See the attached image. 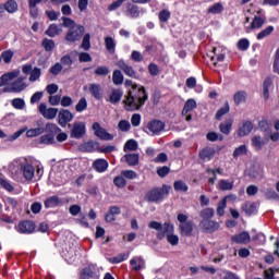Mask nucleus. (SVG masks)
<instances>
[{
  "label": "nucleus",
  "mask_w": 279,
  "mask_h": 279,
  "mask_svg": "<svg viewBox=\"0 0 279 279\" xmlns=\"http://www.w3.org/2000/svg\"><path fill=\"white\" fill-rule=\"evenodd\" d=\"M145 101H147L145 87L142 86L138 88L137 84H133L123 104H125L126 110H140L142 106H145Z\"/></svg>",
  "instance_id": "nucleus-1"
},
{
  "label": "nucleus",
  "mask_w": 279,
  "mask_h": 279,
  "mask_svg": "<svg viewBox=\"0 0 279 279\" xmlns=\"http://www.w3.org/2000/svg\"><path fill=\"white\" fill-rule=\"evenodd\" d=\"M62 21L63 27L69 28L65 34V43L68 45H75V43H80L84 36V32H86L84 26L76 24L75 21L71 20V17H62Z\"/></svg>",
  "instance_id": "nucleus-2"
},
{
  "label": "nucleus",
  "mask_w": 279,
  "mask_h": 279,
  "mask_svg": "<svg viewBox=\"0 0 279 279\" xmlns=\"http://www.w3.org/2000/svg\"><path fill=\"white\" fill-rule=\"evenodd\" d=\"M169 191H171V186L169 185L154 187L145 194L144 199L150 204H158V202H161V199L165 198V195H169Z\"/></svg>",
  "instance_id": "nucleus-3"
},
{
  "label": "nucleus",
  "mask_w": 279,
  "mask_h": 279,
  "mask_svg": "<svg viewBox=\"0 0 279 279\" xmlns=\"http://www.w3.org/2000/svg\"><path fill=\"white\" fill-rule=\"evenodd\" d=\"M148 228H150V230L157 231V239H159V241H162L165 236H169V234L173 233L175 230V227L173 226V223L165 222L162 225V222H158V221H150L148 223Z\"/></svg>",
  "instance_id": "nucleus-4"
},
{
  "label": "nucleus",
  "mask_w": 279,
  "mask_h": 279,
  "mask_svg": "<svg viewBox=\"0 0 279 279\" xmlns=\"http://www.w3.org/2000/svg\"><path fill=\"white\" fill-rule=\"evenodd\" d=\"M20 171L23 174V178L25 179L26 182H32V180H34V178H40V168H34L33 165H31L29 162L25 161L23 163L20 165Z\"/></svg>",
  "instance_id": "nucleus-5"
},
{
  "label": "nucleus",
  "mask_w": 279,
  "mask_h": 279,
  "mask_svg": "<svg viewBox=\"0 0 279 279\" xmlns=\"http://www.w3.org/2000/svg\"><path fill=\"white\" fill-rule=\"evenodd\" d=\"M179 232L181 236H191L193 234V221L189 220V216L184 214H178Z\"/></svg>",
  "instance_id": "nucleus-6"
},
{
  "label": "nucleus",
  "mask_w": 279,
  "mask_h": 279,
  "mask_svg": "<svg viewBox=\"0 0 279 279\" xmlns=\"http://www.w3.org/2000/svg\"><path fill=\"white\" fill-rule=\"evenodd\" d=\"M27 88L25 77H19L15 80L10 87H4L3 93H23Z\"/></svg>",
  "instance_id": "nucleus-7"
},
{
  "label": "nucleus",
  "mask_w": 279,
  "mask_h": 279,
  "mask_svg": "<svg viewBox=\"0 0 279 279\" xmlns=\"http://www.w3.org/2000/svg\"><path fill=\"white\" fill-rule=\"evenodd\" d=\"M92 128L95 132V135L98 138H101V141H112V138H114L112 134L106 132V129L101 128L99 122H94Z\"/></svg>",
  "instance_id": "nucleus-8"
},
{
  "label": "nucleus",
  "mask_w": 279,
  "mask_h": 279,
  "mask_svg": "<svg viewBox=\"0 0 279 279\" xmlns=\"http://www.w3.org/2000/svg\"><path fill=\"white\" fill-rule=\"evenodd\" d=\"M198 228L203 230V232H217V230L220 228L219 222L207 219V220H201Z\"/></svg>",
  "instance_id": "nucleus-9"
},
{
  "label": "nucleus",
  "mask_w": 279,
  "mask_h": 279,
  "mask_svg": "<svg viewBox=\"0 0 279 279\" xmlns=\"http://www.w3.org/2000/svg\"><path fill=\"white\" fill-rule=\"evenodd\" d=\"M41 116H44V119H56L58 117V108H47V105L45 102H41L38 108Z\"/></svg>",
  "instance_id": "nucleus-10"
},
{
  "label": "nucleus",
  "mask_w": 279,
  "mask_h": 279,
  "mask_svg": "<svg viewBox=\"0 0 279 279\" xmlns=\"http://www.w3.org/2000/svg\"><path fill=\"white\" fill-rule=\"evenodd\" d=\"M86 134V124L84 122H74L71 130V138H82Z\"/></svg>",
  "instance_id": "nucleus-11"
},
{
  "label": "nucleus",
  "mask_w": 279,
  "mask_h": 279,
  "mask_svg": "<svg viewBox=\"0 0 279 279\" xmlns=\"http://www.w3.org/2000/svg\"><path fill=\"white\" fill-rule=\"evenodd\" d=\"M58 123L61 128H66V123H71L73 121V113L66 109H61L58 116Z\"/></svg>",
  "instance_id": "nucleus-12"
},
{
  "label": "nucleus",
  "mask_w": 279,
  "mask_h": 279,
  "mask_svg": "<svg viewBox=\"0 0 279 279\" xmlns=\"http://www.w3.org/2000/svg\"><path fill=\"white\" fill-rule=\"evenodd\" d=\"M34 230H36V225L29 220L22 221L17 226V232L21 234H32Z\"/></svg>",
  "instance_id": "nucleus-13"
},
{
  "label": "nucleus",
  "mask_w": 279,
  "mask_h": 279,
  "mask_svg": "<svg viewBox=\"0 0 279 279\" xmlns=\"http://www.w3.org/2000/svg\"><path fill=\"white\" fill-rule=\"evenodd\" d=\"M116 66L121 69V71H123V73L126 74L128 77H136V71H134V68L125 63L124 60L117 61Z\"/></svg>",
  "instance_id": "nucleus-14"
},
{
  "label": "nucleus",
  "mask_w": 279,
  "mask_h": 279,
  "mask_svg": "<svg viewBox=\"0 0 279 279\" xmlns=\"http://www.w3.org/2000/svg\"><path fill=\"white\" fill-rule=\"evenodd\" d=\"M233 243H238L240 245H247L250 241H252V238L250 236V233L246 231L241 232L240 234L232 236Z\"/></svg>",
  "instance_id": "nucleus-15"
},
{
  "label": "nucleus",
  "mask_w": 279,
  "mask_h": 279,
  "mask_svg": "<svg viewBox=\"0 0 279 279\" xmlns=\"http://www.w3.org/2000/svg\"><path fill=\"white\" fill-rule=\"evenodd\" d=\"M117 215H121V208L118 206H111L105 215V220L107 223H112V221H117Z\"/></svg>",
  "instance_id": "nucleus-16"
},
{
  "label": "nucleus",
  "mask_w": 279,
  "mask_h": 279,
  "mask_svg": "<svg viewBox=\"0 0 279 279\" xmlns=\"http://www.w3.org/2000/svg\"><path fill=\"white\" fill-rule=\"evenodd\" d=\"M148 130L151 134H160L165 130V124L160 120H153L148 123Z\"/></svg>",
  "instance_id": "nucleus-17"
},
{
  "label": "nucleus",
  "mask_w": 279,
  "mask_h": 279,
  "mask_svg": "<svg viewBox=\"0 0 279 279\" xmlns=\"http://www.w3.org/2000/svg\"><path fill=\"white\" fill-rule=\"evenodd\" d=\"M78 149H80V151H85V153L98 151L99 143H97V142H86L84 144H81L78 146Z\"/></svg>",
  "instance_id": "nucleus-18"
},
{
  "label": "nucleus",
  "mask_w": 279,
  "mask_h": 279,
  "mask_svg": "<svg viewBox=\"0 0 279 279\" xmlns=\"http://www.w3.org/2000/svg\"><path fill=\"white\" fill-rule=\"evenodd\" d=\"M234 123V120L232 118H227L222 123L219 125V130L222 134H226V136L230 135V132H232V124Z\"/></svg>",
  "instance_id": "nucleus-19"
},
{
  "label": "nucleus",
  "mask_w": 279,
  "mask_h": 279,
  "mask_svg": "<svg viewBox=\"0 0 279 279\" xmlns=\"http://www.w3.org/2000/svg\"><path fill=\"white\" fill-rule=\"evenodd\" d=\"M126 14L131 19H138L141 16V9H138V5L129 2L126 4Z\"/></svg>",
  "instance_id": "nucleus-20"
},
{
  "label": "nucleus",
  "mask_w": 279,
  "mask_h": 279,
  "mask_svg": "<svg viewBox=\"0 0 279 279\" xmlns=\"http://www.w3.org/2000/svg\"><path fill=\"white\" fill-rule=\"evenodd\" d=\"M123 97V90L121 89H112V92L109 94L107 101L109 104L117 105L119 101H121V98Z\"/></svg>",
  "instance_id": "nucleus-21"
},
{
  "label": "nucleus",
  "mask_w": 279,
  "mask_h": 279,
  "mask_svg": "<svg viewBox=\"0 0 279 279\" xmlns=\"http://www.w3.org/2000/svg\"><path fill=\"white\" fill-rule=\"evenodd\" d=\"M138 159V154H126L122 157V162H126L129 167H136Z\"/></svg>",
  "instance_id": "nucleus-22"
},
{
  "label": "nucleus",
  "mask_w": 279,
  "mask_h": 279,
  "mask_svg": "<svg viewBox=\"0 0 279 279\" xmlns=\"http://www.w3.org/2000/svg\"><path fill=\"white\" fill-rule=\"evenodd\" d=\"M19 77V72L17 71H13V72H9L3 74L0 77V86H8V84H10V82H12V80Z\"/></svg>",
  "instance_id": "nucleus-23"
},
{
  "label": "nucleus",
  "mask_w": 279,
  "mask_h": 279,
  "mask_svg": "<svg viewBox=\"0 0 279 279\" xmlns=\"http://www.w3.org/2000/svg\"><path fill=\"white\" fill-rule=\"evenodd\" d=\"M198 157L201 158V160H213V158H215V148H210V147L203 148L199 151Z\"/></svg>",
  "instance_id": "nucleus-24"
},
{
  "label": "nucleus",
  "mask_w": 279,
  "mask_h": 279,
  "mask_svg": "<svg viewBox=\"0 0 279 279\" xmlns=\"http://www.w3.org/2000/svg\"><path fill=\"white\" fill-rule=\"evenodd\" d=\"M46 34L50 38H56V36H60V34H62V25L51 24L46 31Z\"/></svg>",
  "instance_id": "nucleus-25"
},
{
  "label": "nucleus",
  "mask_w": 279,
  "mask_h": 279,
  "mask_svg": "<svg viewBox=\"0 0 279 279\" xmlns=\"http://www.w3.org/2000/svg\"><path fill=\"white\" fill-rule=\"evenodd\" d=\"M252 130H254V125L252 124V122L246 121L242 124V126L239 128L238 135L241 137L247 136V134H250Z\"/></svg>",
  "instance_id": "nucleus-26"
},
{
  "label": "nucleus",
  "mask_w": 279,
  "mask_h": 279,
  "mask_svg": "<svg viewBox=\"0 0 279 279\" xmlns=\"http://www.w3.org/2000/svg\"><path fill=\"white\" fill-rule=\"evenodd\" d=\"M251 143L256 151H260V149H263V147L266 145L265 140L260 135L253 136Z\"/></svg>",
  "instance_id": "nucleus-27"
},
{
  "label": "nucleus",
  "mask_w": 279,
  "mask_h": 279,
  "mask_svg": "<svg viewBox=\"0 0 279 279\" xmlns=\"http://www.w3.org/2000/svg\"><path fill=\"white\" fill-rule=\"evenodd\" d=\"M93 167L98 171V173H104L108 170V161L106 159H96Z\"/></svg>",
  "instance_id": "nucleus-28"
},
{
  "label": "nucleus",
  "mask_w": 279,
  "mask_h": 279,
  "mask_svg": "<svg viewBox=\"0 0 279 279\" xmlns=\"http://www.w3.org/2000/svg\"><path fill=\"white\" fill-rule=\"evenodd\" d=\"M89 92L95 99H101L104 95V89L101 88V85L95 83L89 85Z\"/></svg>",
  "instance_id": "nucleus-29"
},
{
  "label": "nucleus",
  "mask_w": 279,
  "mask_h": 279,
  "mask_svg": "<svg viewBox=\"0 0 279 279\" xmlns=\"http://www.w3.org/2000/svg\"><path fill=\"white\" fill-rule=\"evenodd\" d=\"M263 25H265V21L259 16H255L253 19V22L251 23V25L246 27V32H247V34H250V32H252V29H260V27H263Z\"/></svg>",
  "instance_id": "nucleus-30"
},
{
  "label": "nucleus",
  "mask_w": 279,
  "mask_h": 279,
  "mask_svg": "<svg viewBox=\"0 0 279 279\" xmlns=\"http://www.w3.org/2000/svg\"><path fill=\"white\" fill-rule=\"evenodd\" d=\"M130 265L133 267L134 271H141V269L145 268V259H143V257L132 258Z\"/></svg>",
  "instance_id": "nucleus-31"
},
{
  "label": "nucleus",
  "mask_w": 279,
  "mask_h": 279,
  "mask_svg": "<svg viewBox=\"0 0 279 279\" xmlns=\"http://www.w3.org/2000/svg\"><path fill=\"white\" fill-rule=\"evenodd\" d=\"M3 5L4 11L9 12V14H14V12L19 11V3L15 0H8Z\"/></svg>",
  "instance_id": "nucleus-32"
},
{
  "label": "nucleus",
  "mask_w": 279,
  "mask_h": 279,
  "mask_svg": "<svg viewBox=\"0 0 279 279\" xmlns=\"http://www.w3.org/2000/svg\"><path fill=\"white\" fill-rule=\"evenodd\" d=\"M242 210L247 215V217H251V215H254L256 213V203L246 202L242 205Z\"/></svg>",
  "instance_id": "nucleus-33"
},
{
  "label": "nucleus",
  "mask_w": 279,
  "mask_h": 279,
  "mask_svg": "<svg viewBox=\"0 0 279 279\" xmlns=\"http://www.w3.org/2000/svg\"><path fill=\"white\" fill-rule=\"evenodd\" d=\"M274 84V78L271 77H266L264 83H263V97L264 99H269V87L272 86Z\"/></svg>",
  "instance_id": "nucleus-34"
},
{
  "label": "nucleus",
  "mask_w": 279,
  "mask_h": 279,
  "mask_svg": "<svg viewBox=\"0 0 279 279\" xmlns=\"http://www.w3.org/2000/svg\"><path fill=\"white\" fill-rule=\"evenodd\" d=\"M247 99V92L240 90L233 95V101L235 106H240V104H245Z\"/></svg>",
  "instance_id": "nucleus-35"
},
{
  "label": "nucleus",
  "mask_w": 279,
  "mask_h": 279,
  "mask_svg": "<svg viewBox=\"0 0 279 279\" xmlns=\"http://www.w3.org/2000/svg\"><path fill=\"white\" fill-rule=\"evenodd\" d=\"M199 217L202 221H206L208 219H213L215 217V209L207 207L199 211Z\"/></svg>",
  "instance_id": "nucleus-36"
},
{
  "label": "nucleus",
  "mask_w": 279,
  "mask_h": 279,
  "mask_svg": "<svg viewBox=\"0 0 279 279\" xmlns=\"http://www.w3.org/2000/svg\"><path fill=\"white\" fill-rule=\"evenodd\" d=\"M228 197L229 196H226L218 203V206L216 209L218 217H223V215H226V207L228 206Z\"/></svg>",
  "instance_id": "nucleus-37"
},
{
  "label": "nucleus",
  "mask_w": 279,
  "mask_h": 279,
  "mask_svg": "<svg viewBox=\"0 0 279 279\" xmlns=\"http://www.w3.org/2000/svg\"><path fill=\"white\" fill-rule=\"evenodd\" d=\"M195 108H197V102L195 101V99L190 98L186 100L184 105L182 114L183 116L189 114V112H191V110H195Z\"/></svg>",
  "instance_id": "nucleus-38"
},
{
  "label": "nucleus",
  "mask_w": 279,
  "mask_h": 279,
  "mask_svg": "<svg viewBox=\"0 0 279 279\" xmlns=\"http://www.w3.org/2000/svg\"><path fill=\"white\" fill-rule=\"evenodd\" d=\"M218 189H220V191H232V189H234V181L222 179L218 182Z\"/></svg>",
  "instance_id": "nucleus-39"
},
{
  "label": "nucleus",
  "mask_w": 279,
  "mask_h": 279,
  "mask_svg": "<svg viewBox=\"0 0 279 279\" xmlns=\"http://www.w3.org/2000/svg\"><path fill=\"white\" fill-rule=\"evenodd\" d=\"M60 198L58 196H51L45 201V208H56V206H60Z\"/></svg>",
  "instance_id": "nucleus-40"
},
{
  "label": "nucleus",
  "mask_w": 279,
  "mask_h": 279,
  "mask_svg": "<svg viewBox=\"0 0 279 279\" xmlns=\"http://www.w3.org/2000/svg\"><path fill=\"white\" fill-rule=\"evenodd\" d=\"M241 156H247V146L246 145H241L234 149L233 158L235 160H239V158H241Z\"/></svg>",
  "instance_id": "nucleus-41"
},
{
  "label": "nucleus",
  "mask_w": 279,
  "mask_h": 279,
  "mask_svg": "<svg viewBox=\"0 0 279 279\" xmlns=\"http://www.w3.org/2000/svg\"><path fill=\"white\" fill-rule=\"evenodd\" d=\"M105 47H106L107 51H109L110 53H114L117 43H114V39L112 37H106L105 38Z\"/></svg>",
  "instance_id": "nucleus-42"
},
{
  "label": "nucleus",
  "mask_w": 279,
  "mask_h": 279,
  "mask_svg": "<svg viewBox=\"0 0 279 279\" xmlns=\"http://www.w3.org/2000/svg\"><path fill=\"white\" fill-rule=\"evenodd\" d=\"M112 82L116 86L123 84V73H121V70L113 71Z\"/></svg>",
  "instance_id": "nucleus-43"
},
{
  "label": "nucleus",
  "mask_w": 279,
  "mask_h": 279,
  "mask_svg": "<svg viewBox=\"0 0 279 279\" xmlns=\"http://www.w3.org/2000/svg\"><path fill=\"white\" fill-rule=\"evenodd\" d=\"M124 151H136V149H138V143L134 140H129L125 144H124Z\"/></svg>",
  "instance_id": "nucleus-44"
},
{
  "label": "nucleus",
  "mask_w": 279,
  "mask_h": 279,
  "mask_svg": "<svg viewBox=\"0 0 279 279\" xmlns=\"http://www.w3.org/2000/svg\"><path fill=\"white\" fill-rule=\"evenodd\" d=\"M271 34H274V26H267L257 34V40H263V38H267V36H271Z\"/></svg>",
  "instance_id": "nucleus-45"
},
{
  "label": "nucleus",
  "mask_w": 279,
  "mask_h": 279,
  "mask_svg": "<svg viewBox=\"0 0 279 279\" xmlns=\"http://www.w3.org/2000/svg\"><path fill=\"white\" fill-rule=\"evenodd\" d=\"M223 12V4L215 3L207 10V14H221Z\"/></svg>",
  "instance_id": "nucleus-46"
},
{
  "label": "nucleus",
  "mask_w": 279,
  "mask_h": 279,
  "mask_svg": "<svg viewBox=\"0 0 279 279\" xmlns=\"http://www.w3.org/2000/svg\"><path fill=\"white\" fill-rule=\"evenodd\" d=\"M45 133V128H36V129H31L26 132V135L28 138H34V136H40V134Z\"/></svg>",
  "instance_id": "nucleus-47"
},
{
  "label": "nucleus",
  "mask_w": 279,
  "mask_h": 279,
  "mask_svg": "<svg viewBox=\"0 0 279 279\" xmlns=\"http://www.w3.org/2000/svg\"><path fill=\"white\" fill-rule=\"evenodd\" d=\"M230 112V105L228 102L221 107L217 112H216V119L217 121H221V118L225 117V114H228Z\"/></svg>",
  "instance_id": "nucleus-48"
},
{
  "label": "nucleus",
  "mask_w": 279,
  "mask_h": 279,
  "mask_svg": "<svg viewBox=\"0 0 279 279\" xmlns=\"http://www.w3.org/2000/svg\"><path fill=\"white\" fill-rule=\"evenodd\" d=\"M45 51H53V49H56V41H53L52 39H44L41 43Z\"/></svg>",
  "instance_id": "nucleus-49"
},
{
  "label": "nucleus",
  "mask_w": 279,
  "mask_h": 279,
  "mask_svg": "<svg viewBox=\"0 0 279 279\" xmlns=\"http://www.w3.org/2000/svg\"><path fill=\"white\" fill-rule=\"evenodd\" d=\"M110 73V69L106 65H100L96 68L95 75H98L100 77H106Z\"/></svg>",
  "instance_id": "nucleus-50"
},
{
  "label": "nucleus",
  "mask_w": 279,
  "mask_h": 279,
  "mask_svg": "<svg viewBox=\"0 0 279 279\" xmlns=\"http://www.w3.org/2000/svg\"><path fill=\"white\" fill-rule=\"evenodd\" d=\"M121 175L126 178V180H136L138 178V174L134 170H122Z\"/></svg>",
  "instance_id": "nucleus-51"
},
{
  "label": "nucleus",
  "mask_w": 279,
  "mask_h": 279,
  "mask_svg": "<svg viewBox=\"0 0 279 279\" xmlns=\"http://www.w3.org/2000/svg\"><path fill=\"white\" fill-rule=\"evenodd\" d=\"M173 186H174V191H181L183 193H186V191H189V185H186L184 181H175Z\"/></svg>",
  "instance_id": "nucleus-52"
},
{
  "label": "nucleus",
  "mask_w": 279,
  "mask_h": 279,
  "mask_svg": "<svg viewBox=\"0 0 279 279\" xmlns=\"http://www.w3.org/2000/svg\"><path fill=\"white\" fill-rule=\"evenodd\" d=\"M166 238L167 242L172 246H175L180 243V238L177 234H173V232L166 235Z\"/></svg>",
  "instance_id": "nucleus-53"
},
{
  "label": "nucleus",
  "mask_w": 279,
  "mask_h": 279,
  "mask_svg": "<svg viewBox=\"0 0 279 279\" xmlns=\"http://www.w3.org/2000/svg\"><path fill=\"white\" fill-rule=\"evenodd\" d=\"M118 128L121 132H130L132 124L128 120H121L118 124Z\"/></svg>",
  "instance_id": "nucleus-54"
},
{
  "label": "nucleus",
  "mask_w": 279,
  "mask_h": 279,
  "mask_svg": "<svg viewBox=\"0 0 279 279\" xmlns=\"http://www.w3.org/2000/svg\"><path fill=\"white\" fill-rule=\"evenodd\" d=\"M81 49H84V51H88V49H90V34L84 35Z\"/></svg>",
  "instance_id": "nucleus-55"
},
{
  "label": "nucleus",
  "mask_w": 279,
  "mask_h": 279,
  "mask_svg": "<svg viewBox=\"0 0 279 279\" xmlns=\"http://www.w3.org/2000/svg\"><path fill=\"white\" fill-rule=\"evenodd\" d=\"M75 108L76 112H84V110L88 108V102L86 101V98H81Z\"/></svg>",
  "instance_id": "nucleus-56"
},
{
  "label": "nucleus",
  "mask_w": 279,
  "mask_h": 279,
  "mask_svg": "<svg viewBox=\"0 0 279 279\" xmlns=\"http://www.w3.org/2000/svg\"><path fill=\"white\" fill-rule=\"evenodd\" d=\"M169 19H171V12H169V10L163 9L159 12V21H161V23H167Z\"/></svg>",
  "instance_id": "nucleus-57"
},
{
  "label": "nucleus",
  "mask_w": 279,
  "mask_h": 279,
  "mask_svg": "<svg viewBox=\"0 0 279 279\" xmlns=\"http://www.w3.org/2000/svg\"><path fill=\"white\" fill-rule=\"evenodd\" d=\"M12 106L16 110H23L25 108V100H23L22 98H15L12 100Z\"/></svg>",
  "instance_id": "nucleus-58"
},
{
  "label": "nucleus",
  "mask_w": 279,
  "mask_h": 279,
  "mask_svg": "<svg viewBox=\"0 0 279 279\" xmlns=\"http://www.w3.org/2000/svg\"><path fill=\"white\" fill-rule=\"evenodd\" d=\"M113 184H116V186H118V189H125L128 182L125 181V178H123V177H116L113 179Z\"/></svg>",
  "instance_id": "nucleus-59"
},
{
  "label": "nucleus",
  "mask_w": 279,
  "mask_h": 279,
  "mask_svg": "<svg viewBox=\"0 0 279 279\" xmlns=\"http://www.w3.org/2000/svg\"><path fill=\"white\" fill-rule=\"evenodd\" d=\"M41 75L40 68H34L31 72L29 82H36V80H39Z\"/></svg>",
  "instance_id": "nucleus-60"
},
{
  "label": "nucleus",
  "mask_w": 279,
  "mask_h": 279,
  "mask_svg": "<svg viewBox=\"0 0 279 279\" xmlns=\"http://www.w3.org/2000/svg\"><path fill=\"white\" fill-rule=\"evenodd\" d=\"M12 58H14V52L12 50L2 52V59L5 64H10L12 62Z\"/></svg>",
  "instance_id": "nucleus-61"
},
{
  "label": "nucleus",
  "mask_w": 279,
  "mask_h": 279,
  "mask_svg": "<svg viewBox=\"0 0 279 279\" xmlns=\"http://www.w3.org/2000/svg\"><path fill=\"white\" fill-rule=\"evenodd\" d=\"M46 130L48 132H51V134H60V132H62V129L59 128L58 125L53 124V123H47L46 124Z\"/></svg>",
  "instance_id": "nucleus-62"
},
{
  "label": "nucleus",
  "mask_w": 279,
  "mask_h": 279,
  "mask_svg": "<svg viewBox=\"0 0 279 279\" xmlns=\"http://www.w3.org/2000/svg\"><path fill=\"white\" fill-rule=\"evenodd\" d=\"M95 278V272L90 268H84L81 272V279H90Z\"/></svg>",
  "instance_id": "nucleus-63"
},
{
  "label": "nucleus",
  "mask_w": 279,
  "mask_h": 279,
  "mask_svg": "<svg viewBox=\"0 0 279 279\" xmlns=\"http://www.w3.org/2000/svg\"><path fill=\"white\" fill-rule=\"evenodd\" d=\"M52 75H60L62 73V63H56L49 70Z\"/></svg>",
  "instance_id": "nucleus-64"
}]
</instances>
